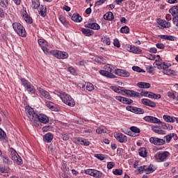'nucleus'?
Listing matches in <instances>:
<instances>
[{"label":"nucleus","instance_id":"20","mask_svg":"<svg viewBox=\"0 0 178 178\" xmlns=\"http://www.w3.org/2000/svg\"><path fill=\"white\" fill-rule=\"evenodd\" d=\"M38 9V13L42 17L47 16V6L41 5Z\"/></svg>","mask_w":178,"mask_h":178},{"label":"nucleus","instance_id":"49","mask_svg":"<svg viewBox=\"0 0 178 178\" xmlns=\"http://www.w3.org/2000/svg\"><path fill=\"white\" fill-rule=\"evenodd\" d=\"M83 141V138H74V144H78L79 145H81V143Z\"/></svg>","mask_w":178,"mask_h":178},{"label":"nucleus","instance_id":"48","mask_svg":"<svg viewBox=\"0 0 178 178\" xmlns=\"http://www.w3.org/2000/svg\"><path fill=\"white\" fill-rule=\"evenodd\" d=\"M103 44H106V45H111V38L108 37H104L102 38Z\"/></svg>","mask_w":178,"mask_h":178},{"label":"nucleus","instance_id":"58","mask_svg":"<svg viewBox=\"0 0 178 178\" xmlns=\"http://www.w3.org/2000/svg\"><path fill=\"white\" fill-rule=\"evenodd\" d=\"M86 175H89L90 176H92L94 173V169H88L85 170Z\"/></svg>","mask_w":178,"mask_h":178},{"label":"nucleus","instance_id":"45","mask_svg":"<svg viewBox=\"0 0 178 178\" xmlns=\"http://www.w3.org/2000/svg\"><path fill=\"white\" fill-rule=\"evenodd\" d=\"M122 104H126L127 105H130V104H133V101L131 100V99L123 97Z\"/></svg>","mask_w":178,"mask_h":178},{"label":"nucleus","instance_id":"53","mask_svg":"<svg viewBox=\"0 0 178 178\" xmlns=\"http://www.w3.org/2000/svg\"><path fill=\"white\" fill-rule=\"evenodd\" d=\"M42 130L43 132L46 133L47 131H51V130H52V127L49 125L44 126L42 127Z\"/></svg>","mask_w":178,"mask_h":178},{"label":"nucleus","instance_id":"44","mask_svg":"<svg viewBox=\"0 0 178 178\" xmlns=\"http://www.w3.org/2000/svg\"><path fill=\"white\" fill-rule=\"evenodd\" d=\"M169 13H171L172 16H176L178 14V10L175 7H172L169 10Z\"/></svg>","mask_w":178,"mask_h":178},{"label":"nucleus","instance_id":"30","mask_svg":"<svg viewBox=\"0 0 178 178\" xmlns=\"http://www.w3.org/2000/svg\"><path fill=\"white\" fill-rule=\"evenodd\" d=\"M25 88L29 94H35V88L31 83Z\"/></svg>","mask_w":178,"mask_h":178},{"label":"nucleus","instance_id":"40","mask_svg":"<svg viewBox=\"0 0 178 178\" xmlns=\"http://www.w3.org/2000/svg\"><path fill=\"white\" fill-rule=\"evenodd\" d=\"M108 129L105 127H99L98 129H96V133L97 134H102V133H107Z\"/></svg>","mask_w":178,"mask_h":178},{"label":"nucleus","instance_id":"52","mask_svg":"<svg viewBox=\"0 0 178 178\" xmlns=\"http://www.w3.org/2000/svg\"><path fill=\"white\" fill-rule=\"evenodd\" d=\"M14 162H16L17 165H22L23 163V160L22 159V157H20V156H18L17 159H15Z\"/></svg>","mask_w":178,"mask_h":178},{"label":"nucleus","instance_id":"6","mask_svg":"<svg viewBox=\"0 0 178 178\" xmlns=\"http://www.w3.org/2000/svg\"><path fill=\"white\" fill-rule=\"evenodd\" d=\"M154 158L157 162H165L170 158V152L168 151L159 152L154 155Z\"/></svg>","mask_w":178,"mask_h":178},{"label":"nucleus","instance_id":"1","mask_svg":"<svg viewBox=\"0 0 178 178\" xmlns=\"http://www.w3.org/2000/svg\"><path fill=\"white\" fill-rule=\"evenodd\" d=\"M26 113L28 115V118L31 122L32 124L35 127L40 126V123L43 124H47L49 122V118L44 114H37L34 111L33 108L30 106H26L25 107Z\"/></svg>","mask_w":178,"mask_h":178},{"label":"nucleus","instance_id":"41","mask_svg":"<svg viewBox=\"0 0 178 178\" xmlns=\"http://www.w3.org/2000/svg\"><path fill=\"white\" fill-rule=\"evenodd\" d=\"M92 176L93 177H97V178L102 177V172H101L99 170H94Z\"/></svg>","mask_w":178,"mask_h":178},{"label":"nucleus","instance_id":"4","mask_svg":"<svg viewBox=\"0 0 178 178\" xmlns=\"http://www.w3.org/2000/svg\"><path fill=\"white\" fill-rule=\"evenodd\" d=\"M13 29L14 31H15V33L19 35V37H27L26 29H24V26H23L20 22L13 23Z\"/></svg>","mask_w":178,"mask_h":178},{"label":"nucleus","instance_id":"26","mask_svg":"<svg viewBox=\"0 0 178 178\" xmlns=\"http://www.w3.org/2000/svg\"><path fill=\"white\" fill-rule=\"evenodd\" d=\"M129 51L133 54H141L143 52V50H141L140 48L132 45L130 46Z\"/></svg>","mask_w":178,"mask_h":178},{"label":"nucleus","instance_id":"9","mask_svg":"<svg viewBox=\"0 0 178 178\" xmlns=\"http://www.w3.org/2000/svg\"><path fill=\"white\" fill-rule=\"evenodd\" d=\"M143 120H145V122H147L148 123H154L156 124H159V123H161V120L158 119L156 117L151 115L144 117Z\"/></svg>","mask_w":178,"mask_h":178},{"label":"nucleus","instance_id":"2","mask_svg":"<svg viewBox=\"0 0 178 178\" xmlns=\"http://www.w3.org/2000/svg\"><path fill=\"white\" fill-rule=\"evenodd\" d=\"M154 67H157V69L163 70V73L167 74V76H176V72L169 69V67H170V64L156 60L154 63Z\"/></svg>","mask_w":178,"mask_h":178},{"label":"nucleus","instance_id":"32","mask_svg":"<svg viewBox=\"0 0 178 178\" xmlns=\"http://www.w3.org/2000/svg\"><path fill=\"white\" fill-rule=\"evenodd\" d=\"M19 156V154H17V152L16 150L13 149L10 152V157L13 161H16L17 159V157Z\"/></svg>","mask_w":178,"mask_h":178},{"label":"nucleus","instance_id":"55","mask_svg":"<svg viewBox=\"0 0 178 178\" xmlns=\"http://www.w3.org/2000/svg\"><path fill=\"white\" fill-rule=\"evenodd\" d=\"M9 168L8 167H2L0 168V172L1 173H9Z\"/></svg>","mask_w":178,"mask_h":178},{"label":"nucleus","instance_id":"47","mask_svg":"<svg viewBox=\"0 0 178 178\" xmlns=\"http://www.w3.org/2000/svg\"><path fill=\"white\" fill-rule=\"evenodd\" d=\"M113 173L115 176H122V175H123V170L120 169H115L114 171H113Z\"/></svg>","mask_w":178,"mask_h":178},{"label":"nucleus","instance_id":"54","mask_svg":"<svg viewBox=\"0 0 178 178\" xmlns=\"http://www.w3.org/2000/svg\"><path fill=\"white\" fill-rule=\"evenodd\" d=\"M111 88L113 90V91H115V92H122V89H120V87L111 86Z\"/></svg>","mask_w":178,"mask_h":178},{"label":"nucleus","instance_id":"3","mask_svg":"<svg viewBox=\"0 0 178 178\" xmlns=\"http://www.w3.org/2000/svg\"><path fill=\"white\" fill-rule=\"evenodd\" d=\"M57 95L60 97L61 101H63L65 105H68V106H74V105H76L74 99H72V96H70L69 94L61 91L58 92Z\"/></svg>","mask_w":178,"mask_h":178},{"label":"nucleus","instance_id":"57","mask_svg":"<svg viewBox=\"0 0 178 178\" xmlns=\"http://www.w3.org/2000/svg\"><path fill=\"white\" fill-rule=\"evenodd\" d=\"M105 2H106V0H99L96 1L95 6H101V5H103Z\"/></svg>","mask_w":178,"mask_h":178},{"label":"nucleus","instance_id":"29","mask_svg":"<svg viewBox=\"0 0 178 178\" xmlns=\"http://www.w3.org/2000/svg\"><path fill=\"white\" fill-rule=\"evenodd\" d=\"M72 20L76 23H80L83 20V17L79 14H74L72 17Z\"/></svg>","mask_w":178,"mask_h":178},{"label":"nucleus","instance_id":"11","mask_svg":"<svg viewBox=\"0 0 178 178\" xmlns=\"http://www.w3.org/2000/svg\"><path fill=\"white\" fill-rule=\"evenodd\" d=\"M38 91H39V93L43 98H45L46 99H49V101H51L52 97L51 96V94H49L48 91L40 87L38 88Z\"/></svg>","mask_w":178,"mask_h":178},{"label":"nucleus","instance_id":"59","mask_svg":"<svg viewBox=\"0 0 178 178\" xmlns=\"http://www.w3.org/2000/svg\"><path fill=\"white\" fill-rule=\"evenodd\" d=\"M115 168V163L111 161L107 163V169H113Z\"/></svg>","mask_w":178,"mask_h":178},{"label":"nucleus","instance_id":"19","mask_svg":"<svg viewBox=\"0 0 178 178\" xmlns=\"http://www.w3.org/2000/svg\"><path fill=\"white\" fill-rule=\"evenodd\" d=\"M86 29H91L92 30H99L101 26L97 23H88L85 25Z\"/></svg>","mask_w":178,"mask_h":178},{"label":"nucleus","instance_id":"50","mask_svg":"<svg viewBox=\"0 0 178 178\" xmlns=\"http://www.w3.org/2000/svg\"><path fill=\"white\" fill-rule=\"evenodd\" d=\"M81 145H85L86 147H88V145H90V141H88V139H84L82 138V142L81 143Z\"/></svg>","mask_w":178,"mask_h":178},{"label":"nucleus","instance_id":"22","mask_svg":"<svg viewBox=\"0 0 178 178\" xmlns=\"http://www.w3.org/2000/svg\"><path fill=\"white\" fill-rule=\"evenodd\" d=\"M104 20H108V22H112L115 19V15H113V12H107L104 15Z\"/></svg>","mask_w":178,"mask_h":178},{"label":"nucleus","instance_id":"31","mask_svg":"<svg viewBox=\"0 0 178 178\" xmlns=\"http://www.w3.org/2000/svg\"><path fill=\"white\" fill-rule=\"evenodd\" d=\"M159 38L162 40H168V41H175V37L168 35H160Z\"/></svg>","mask_w":178,"mask_h":178},{"label":"nucleus","instance_id":"16","mask_svg":"<svg viewBox=\"0 0 178 178\" xmlns=\"http://www.w3.org/2000/svg\"><path fill=\"white\" fill-rule=\"evenodd\" d=\"M21 16L25 20L26 23L31 24L33 23V18L27 13L26 11H22Z\"/></svg>","mask_w":178,"mask_h":178},{"label":"nucleus","instance_id":"63","mask_svg":"<svg viewBox=\"0 0 178 178\" xmlns=\"http://www.w3.org/2000/svg\"><path fill=\"white\" fill-rule=\"evenodd\" d=\"M95 158H97L99 161H104L105 159L104 154H96Z\"/></svg>","mask_w":178,"mask_h":178},{"label":"nucleus","instance_id":"21","mask_svg":"<svg viewBox=\"0 0 178 178\" xmlns=\"http://www.w3.org/2000/svg\"><path fill=\"white\" fill-rule=\"evenodd\" d=\"M81 31L83 35H86V37H91V35H94V31L91 29L82 28Z\"/></svg>","mask_w":178,"mask_h":178},{"label":"nucleus","instance_id":"13","mask_svg":"<svg viewBox=\"0 0 178 178\" xmlns=\"http://www.w3.org/2000/svg\"><path fill=\"white\" fill-rule=\"evenodd\" d=\"M157 24L161 26V29H169L171 26L170 22H166L165 19H157Z\"/></svg>","mask_w":178,"mask_h":178},{"label":"nucleus","instance_id":"42","mask_svg":"<svg viewBox=\"0 0 178 178\" xmlns=\"http://www.w3.org/2000/svg\"><path fill=\"white\" fill-rule=\"evenodd\" d=\"M46 106L49 108V109H51V111H54L55 109V106H54V103L52 102H45Z\"/></svg>","mask_w":178,"mask_h":178},{"label":"nucleus","instance_id":"25","mask_svg":"<svg viewBox=\"0 0 178 178\" xmlns=\"http://www.w3.org/2000/svg\"><path fill=\"white\" fill-rule=\"evenodd\" d=\"M163 119L167 123H175V117H172L168 115H163Z\"/></svg>","mask_w":178,"mask_h":178},{"label":"nucleus","instance_id":"15","mask_svg":"<svg viewBox=\"0 0 178 178\" xmlns=\"http://www.w3.org/2000/svg\"><path fill=\"white\" fill-rule=\"evenodd\" d=\"M141 102L146 106H150V108H156V103L152 102L148 99H142Z\"/></svg>","mask_w":178,"mask_h":178},{"label":"nucleus","instance_id":"10","mask_svg":"<svg viewBox=\"0 0 178 178\" xmlns=\"http://www.w3.org/2000/svg\"><path fill=\"white\" fill-rule=\"evenodd\" d=\"M115 138L118 143H127V136L122 133H117L114 135Z\"/></svg>","mask_w":178,"mask_h":178},{"label":"nucleus","instance_id":"37","mask_svg":"<svg viewBox=\"0 0 178 178\" xmlns=\"http://www.w3.org/2000/svg\"><path fill=\"white\" fill-rule=\"evenodd\" d=\"M145 172L146 175H149L154 172V168H152V166L151 165H145Z\"/></svg>","mask_w":178,"mask_h":178},{"label":"nucleus","instance_id":"35","mask_svg":"<svg viewBox=\"0 0 178 178\" xmlns=\"http://www.w3.org/2000/svg\"><path fill=\"white\" fill-rule=\"evenodd\" d=\"M32 6L33 7V9H38L41 6L40 0L32 1Z\"/></svg>","mask_w":178,"mask_h":178},{"label":"nucleus","instance_id":"28","mask_svg":"<svg viewBox=\"0 0 178 178\" xmlns=\"http://www.w3.org/2000/svg\"><path fill=\"white\" fill-rule=\"evenodd\" d=\"M137 86L139 88H150L151 83H146V82H139L137 83Z\"/></svg>","mask_w":178,"mask_h":178},{"label":"nucleus","instance_id":"62","mask_svg":"<svg viewBox=\"0 0 178 178\" xmlns=\"http://www.w3.org/2000/svg\"><path fill=\"white\" fill-rule=\"evenodd\" d=\"M113 44L114 47H117V48H120V42H119V40L115 39Z\"/></svg>","mask_w":178,"mask_h":178},{"label":"nucleus","instance_id":"56","mask_svg":"<svg viewBox=\"0 0 178 178\" xmlns=\"http://www.w3.org/2000/svg\"><path fill=\"white\" fill-rule=\"evenodd\" d=\"M47 47V46H44V47L42 48V49L46 55H49L51 54V51H49V49H48V47Z\"/></svg>","mask_w":178,"mask_h":178},{"label":"nucleus","instance_id":"24","mask_svg":"<svg viewBox=\"0 0 178 178\" xmlns=\"http://www.w3.org/2000/svg\"><path fill=\"white\" fill-rule=\"evenodd\" d=\"M138 154L142 158H147V156H148V152H147L145 147H140L138 150Z\"/></svg>","mask_w":178,"mask_h":178},{"label":"nucleus","instance_id":"17","mask_svg":"<svg viewBox=\"0 0 178 178\" xmlns=\"http://www.w3.org/2000/svg\"><path fill=\"white\" fill-rule=\"evenodd\" d=\"M130 130L134 133L130 134L131 137H138L140 136V130L137 127H131Z\"/></svg>","mask_w":178,"mask_h":178},{"label":"nucleus","instance_id":"14","mask_svg":"<svg viewBox=\"0 0 178 178\" xmlns=\"http://www.w3.org/2000/svg\"><path fill=\"white\" fill-rule=\"evenodd\" d=\"M115 73L117 76H120L121 77H129L130 73L124 70L117 69L115 70Z\"/></svg>","mask_w":178,"mask_h":178},{"label":"nucleus","instance_id":"12","mask_svg":"<svg viewBox=\"0 0 178 178\" xmlns=\"http://www.w3.org/2000/svg\"><path fill=\"white\" fill-rule=\"evenodd\" d=\"M127 111L129 112H133L134 113H138L139 115H143L144 113V109L137 108L133 106H128L126 107Z\"/></svg>","mask_w":178,"mask_h":178},{"label":"nucleus","instance_id":"38","mask_svg":"<svg viewBox=\"0 0 178 178\" xmlns=\"http://www.w3.org/2000/svg\"><path fill=\"white\" fill-rule=\"evenodd\" d=\"M120 33L124 34H129L130 33V29L127 26H122L120 29Z\"/></svg>","mask_w":178,"mask_h":178},{"label":"nucleus","instance_id":"33","mask_svg":"<svg viewBox=\"0 0 178 178\" xmlns=\"http://www.w3.org/2000/svg\"><path fill=\"white\" fill-rule=\"evenodd\" d=\"M38 42L41 48H44V47H48V42H47V40L44 39H39Z\"/></svg>","mask_w":178,"mask_h":178},{"label":"nucleus","instance_id":"43","mask_svg":"<svg viewBox=\"0 0 178 178\" xmlns=\"http://www.w3.org/2000/svg\"><path fill=\"white\" fill-rule=\"evenodd\" d=\"M0 6L1 8H8L9 6V3L8 0H0Z\"/></svg>","mask_w":178,"mask_h":178},{"label":"nucleus","instance_id":"23","mask_svg":"<svg viewBox=\"0 0 178 178\" xmlns=\"http://www.w3.org/2000/svg\"><path fill=\"white\" fill-rule=\"evenodd\" d=\"M44 143H51L54 140V134L47 133L43 136Z\"/></svg>","mask_w":178,"mask_h":178},{"label":"nucleus","instance_id":"64","mask_svg":"<svg viewBox=\"0 0 178 178\" xmlns=\"http://www.w3.org/2000/svg\"><path fill=\"white\" fill-rule=\"evenodd\" d=\"M132 70H134V72H138L139 73H141V71L143 70L140 69V67H138V66H134L132 67Z\"/></svg>","mask_w":178,"mask_h":178},{"label":"nucleus","instance_id":"5","mask_svg":"<svg viewBox=\"0 0 178 178\" xmlns=\"http://www.w3.org/2000/svg\"><path fill=\"white\" fill-rule=\"evenodd\" d=\"M102 76H105L108 79H115V75H113V67L111 65H107L104 67V70L99 71Z\"/></svg>","mask_w":178,"mask_h":178},{"label":"nucleus","instance_id":"18","mask_svg":"<svg viewBox=\"0 0 178 178\" xmlns=\"http://www.w3.org/2000/svg\"><path fill=\"white\" fill-rule=\"evenodd\" d=\"M82 89L83 91H92L94 90V85L90 82L85 83L84 85L82 86Z\"/></svg>","mask_w":178,"mask_h":178},{"label":"nucleus","instance_id":"51","mask_svg":"<svg viewBox=\"0 0 178 178\" xmlns=\"http://www.w3.org/2000/svg\"><path fill=\"white\" fill-rule=\"evenodd\" d=\"M124 94L127 95H129L130 97H133L134 95V90H124Z\"/></svg>","mask_w":178,"mask_h":178},{"label":"nucleus","instance_id":"7","mask_svg":"<svg viewBox=\"0 0 178 178\" xmlns=\"http://www.w3.org/2000/svg\"><path fill=\"white\" fill-rule=\"evenodd\" d=\"M50 54L57 58V59H67L69 58V54L66 51H62L59 50H51Z\"/></svg>","mask_w":178,"mask_h":178},{"label":"nucleus","instance_id":"27","mask_svg":"<svg viewBox=\"0 0 178 178\" xmlns=\"http://www.w3.org/2000/svg\"><path fill=\"white\" fill-rule=\"evenodd\" d=\"M60 23L65 26V27H69V22L66 19V17L63 15H60L58 17Z\"/></svg>","mask_w":178,"mask_h":178},{"label":"nucleus","instance_id":"60","mask_svg":"<svg viewBox=\"0 0 178 178\" xmlns=\"http://www.w3.org/2000/svg\"><path fill=\"white\" fill-rule=\"evenodd\" d=\"M168 96L172 99H176V95L173 92H168Z\"/></svg>","mask_w":178,"mask_h":178},{"label":"nucleus","instance_id":"34","mask_svg":"<svg viewBox=\"0 0 178 178\" xmlns=\"http://www.w3.org/2000/svg\"><path fill=\"white\" fill-rule=\"evenodd\" d=\"M174 136H175V137H177L175 134H170L164 136V139L165 140L166 143H170V141H172V138H173Z\"/></svg>","mask_w":178,"mask_h":178},{"label":"nucleus","instance_id":"36","mask_svg":"<svg viewBox=\"0 0 178 178\" xmlns=\"http://www.w3.org/2000/svg\"><path fill=\"white\" fill-rule=\"evenodd\" d=\"M161 95L160 94H155L154 92H151L149 95V98H152L154 99H161Z\"/></svg>","mask_w":178,"mask_h":178},{"label":"nucleus","instance_id":"39","mask_svg":"<svg viewBox=\"0 0 178 178\" xmlns=\"http://www.w3.org/2000/svg\"><path fill=\"white\" fill-rule=\"evenodd\" d=\"M21 81H22V84L24 87V88L29 87V86H30L31 84V83L28 81L27 79H26L24 78H22Z\"/></svg>","mask_w":178,"mask_h":178},{"label":"nucleus","instance_id":"46","mask_svg":"<svg viewBox=\"0 0 178 178\" xmlns=\"http://www.w3.org/2000/svg\"><path fill=\"white\" fill-rule=\"evenodd\" d=\"M0 138L1 140H6V138H8V136H6V133H5L3 130L1 128H0Z\"/></svg>","mask_w":178,"mask_h":178},{"label":"nucleus","instance_id":"8","mask_svg":"<svg viewBox=\"0 0 178 178\" xmlns=\"http://www.w3.org/2000/svg\"><path fill=\"white\" fill-rule=\"evenodd\" d=\"M149 143L154 144V145H165L166 144V141L164 139L156 137H151L149 138Z\"/></svg>","mask_w":178,"mask_h":178},{"label":"nucleus","instance_id":"61","mask_svg":"<svg viewBox=\"0 0 178 178\" xmlns=\"http://www.w3.org/2000/svg\"><path fill=\"white\" fill-rule=\"evenodd\" d=\"M68 72H70L71 74H76V69H74L73 67H69Z\"/></svg>","mask_w":178,"mask_h":178}]
</instances>
